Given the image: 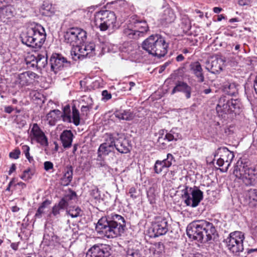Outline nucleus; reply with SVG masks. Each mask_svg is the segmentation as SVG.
I'll list each match as a JSON object with an SVG mask.
<instances>
[{
	"label": "nucleus",
	"instance_id": "nucleus-1",
	"mask_svg": "<svg viewBox=\"0 0 257 257\" xmlns=\"http://www.w3.org/2000/svg\"><path fill=\"white\" fill-rule=\"evenodd\" d=\"M125 227L126 222L124 217L111 213L100 218L95 228L99 234L108 238H112L123 233Z\"/></svg>",
	"mask_w": 257,
	"mask_h": 257
},
{
	"label": "nucleus",
	"instance_id": "nucleus-2",
	"mask_svg": "<svg viewBox=\"0 0 257 257\" xmlns=\"http://www.w3.org/2000/svg\"><path fill=\"white\" fill-rule=\"evenodd\" d=\"M186 232L190 238L201 243L213 240L217 235L213 224L204 220H195L191 222L187 227Z\"/></svg>",
	"mask_w": 257,
	"mask_h": 257
},
{
	"label": "nucleus",
	"instance_id": "nucleus-3",
	"mask_svg": "<svg viewBox=\"0 0 257 257\" xmlns=\"http://www.w3.org/2000/svg\"><path fill=\"white\" fill-rule=\"evenodd\" d=\"M46 37L45 29L39 24L28 27L21 35V41L24 44L36 49L42 47Z\"/></svg>",
	"mask_w": 257,
	"mask_h": 257
},
{
	"label": "nucleus",
	"instance_id": "nucleus-4",
	"mask_svg": "<svg viewBox=\"0 0 257 257\" xmlns=\"http://www.w3.org/2000/svg\"><path fill=\"white\" fill-rule=\"evenodd\" d=\"M142 45L143 49L150 54L161 58L167 54L169 43L166 42L164 37L156 34L146 39Z\"/></svg>",
	"mask_w": 257,
	"mask_h": 257
},
{
	"label": "nucleus",
	"instance_id": "nucleus-5",
	"mask_svg": "<svg viewBox=\"0 0 257 257\" xmlns=\"http://www.w3.org/2000/svg\"><path fill=\"white\" fill-rule=\"evenodd\" d=\"M233 175L242 180L246 186L254 185L257 182V170L247 163L241 162L234 167Z\"/></svg>",
	"mask_w": 257,
	"mask_h": 257
},
{
	"label": "nucleus",
	"instance_id": "nucleus-6",
	"mask_svg": "<svg viewBox=\"0 0 257 257\" xmlns=\"http://www.w3.org/2000/svg\"><path fill=\"white\" fill-rule=\"evenodd\" d=\"M116 17L113 12L104 10L97 13L95 18V23L101 31L107 29H117L118 26L116 24Z\"/></svg>",
	"mask_w": 257,
	"mask_h": 257
},
{
	"label": "nucleus",
	"instance_id": "nucleus-7",
	"mask_svg": "<svg viewBox=\"0 0 257 257\" xmlns=\"http://www.w3.org/2000/svg\"><path fill=\"white\" fill-rule=\"evenodd\" d=\"M242 107V103L240 99L227 98L226 96L221 97L219 103L216 106V111L218 113L222 112L223 113H230L234 112L239 113L240 110Z\"/></svg>",
	"mask_w": 257,
	"mask_h": 257
},
{
	"label": "nucleus",
	"instance_id": "nucleus-8",
	"mask_svg": "<svg viewBox=\"0 0 257 257\" xmlns=\"http://www.w3.org/2000/svg\"><path fill=\"white\" fill-rule=\"evenodd\" d=\"M244 239V233L240 231H234L229 234L225 240L227 249L233 254L238 255L242 252L244 248L243 242Z\"/></svg>",
	"mask_w": 257,
	"mask_h": 257
},
{
	"label": "nucleus",
	"instance_id": "nucleus-9",
	"mask_svg": "<svg viewBox=\"0 0 257 257\" xmlns=\"http://www.w3.org/2000/svg\"><path fill=\"white\" fill-rule=\"evenodd\" d=\"M64 42L72 46H78L85 43L87 33L84 30L73 27L68 29L64 35Z\"/></svg>",
	"mask_w": 257,
	"mask_h": 257
},
{
	"label": "nucleus",
	"instance_id": "nucleus-10",
	"mask_svg": "<svg viewBox=\"0 0 257 257\" xmlns=\"http://www.w3.org/2000/svg\"><path fill=\"white\" fill-rule=\"evenodd\" d=\"M182 197L187 206L196 207L203 199V193L196 187L185 186L182 190Z\"/></svg>",
	"mask_w": 257,
	"mask_h": 257
},
{
	"label": "nucleus",
	"instance_id": "nucleus-11",
	"mask_svg": "<svg viewBox=\"0 0 257 257\" xmlns=\"http://www.w3.org/2000/svg\"><path fill=\"white\" fill-rule=\"evenodd\" d=\"M50 62L51 65V69L55 73H57L59 70L64 67H70L71 62L67 60L66 58L59 54H53L51 56Z\"/></svg>",
	"mask_w": 257,
	"mask_h": 257
},
{
	"label": "nucleus",
	"instance_id": "nucleus-12",
	"mask_svg": "<svg viewBox=\"0 0 257 257\" xmlns=\"http://www.w3.org/2000/svg\"><path fill=\"white\" fill-rule=\"evenodd\" d=\"M152 231L155 237L165 234L168 231V223L166 218L157 216L152 223Z\"/></svg>",
	"mask_w": 257,
	"mask_h": 257
},
{
	"label": "nucleus",
	"instance_id": "nucleus-13",
	"mask_svg": "<svg viewBox=\"0 0 257 257\" xmlns=\"http://www.w3.org/2000/svg\"><path fill=\"white\" fill-rule=\"evenodd\" d=\"M72 114L71 117L70 107L69 105H66L61 114L62 119L65 122H73L76 126H78L80 124V113L75 106L72 107Z\"/></svg>",
	"mask_w": 257,
	"mask_h": 257
},
{
	"label": "nucleus",
	"instance_id": "nucleus-14",
	"mask_svg": "<svg viewBox=\"0 0 257 257\" xmlns=\"http://www.w3.org/2000/svg\"><path fill=\"white\" fill-rule=\"evenodd\" d=\"M110 255V246L101 244L91 247L87 252L86 257H109Z\"/></svg>",
	"mask_w": 257,
	"mask_h": 257
},
{
	"label": "nucleus",
	"instance_id": "nucleus-15",
	"mask_svg": "<svg viewBox=\"0 0 257 257\" xmlns=\"http://www.w3.org/2000/svg\"><path fill=\"white\" fill-rule=\"evenodd\" d=\"M112 135L114 149H115L118 152L121 154H126L130 152L129 143L128 140L125 139L124 136L118 133Z\"/></svg>",
	"mask_w": 257,
	"mask_h": 257
},
{
	"label": "nucleus",
	"instance_id": "nucleus-16",
	"mask_svg": "<svg viewBox=\"0 0 257 257\" xmlns=\"http://www.w3.org/2000/svg\"><path fill=\"white\" fill-rule=\"evenodd\" d=\"M113 135L107 134L105 142L101 144L97 150V160H100L102 156H107L110 153L113 152L114 148Z\"/></svg>",
	"mask_w": 257,
	"mask_h": 257
},
{
	"label": "nucleus",
	"instance_id": "nucleus-17",
	"mask_svg": "<svg viewBox=\"0 0 257 257\" xmlns=\"http://www.w3.org/2000/svg\"><path fill=\"white\" fill-rule=\"evenodd\" d=\"M218 157H221L222 159L224 160L225 164H226V166H225L224 168L223 167L220 169V171L223 172H227L231 162L234 157L233 153L230 151L226 147H221L218 148L214 154L215 158Z\"/></svg>",
	"mask_w": 257,
	"mask_h": 257
},
{
	"label": "nucleus",
	"instance_id": "nucleus-18",
	"mask_svg": "<svg viewBox=\"0 0 257 257\" xmlns=\"http://www.w3.org/2000/svg\"><path fill=\"white\" fill-rule=\"evenodd\" d=\"M31 135L33 139L43 146L48 145V139L44 132L41 130L37 123H34L31 131Z\"/></svg>",
	"mask_w": 257,
	"mask_h": 257
},
{
	"label": "nucleus",
	"instance_id": "nucleus-19",
	"mask_svg": "<svg viewBox=\"0 0 257 257\" xmlns=\"http://www.w3.org/2000/svg\"><path fill=\"white\" fill-rule=\"evenodd\" d=\"M206 69L213 74L219 73L222 69L223 62L220 58L212 57L205 62Z\"/></svg>",
	"mask_w": 257,
	"mask_h": 257
},
{
	"label": "nucleus",
	"instance_id": "nucleus-20",
	"mask_svg": "<svg viewBox=\"0 0 257 257\" xmlns=\"http://www.w3.org/2000/svg\"><path fill=\"white\" fill-rule=\"evenodd\" d=\"M130 21L140 37H144L149 29L147 22L139 20L137 16H133Z\"/></svg>",
	"mask_w": 257,
	"mask_h": 257
},
{
	"label": "nucleus",
	"instance_id": "nucleus-21",
	"mask_svg": "<svg viewBox=\"0 0 257 257\" xmlns=\"http://www.w3.org/2000/svg\"><path fill=\"white\" fill-rule=\"evenodd\" d=\"M38 75L31 71H26L20 74L17 81L21 86H28L30 85Z\"/></svg>",
	"mask_w": 257,
	"mask_h": 257
},
{
	"label": "nucleus",
	"instance_id": "nucleus-22",
	"mask_svg": "<svg viewBox=\"0 0 257 257\" xmlns=\"http://www.w3.org/2000/svg\"><path fill=\"white\" fill-rule=\"evenodd\" d=\"M177 128L172 129L170 132L166 133L164 136L162 134L161 136L159 137L158 142L160 144H162L163 147L166 146L165 141L171 142L173 141H177L181 138V135L180 133L177 132Z\"/></svg>",
	"mask_w": 257,
	"mask_h": 257
},
{
	"label": "nucleus",
	"instance_id": "nucleus-23",
	"mask_svg": "<svg viewBox=\"0 0 257 257\" xmlns=\"http://www.w3.org/2000/svg\"><path fill=\"white\" fill-rule=\"evenodd\" d=\"M177 92L183 93L185 95L186 98L188 99L191 97L192 88L187 83L179 81L176 83L171 94L173 95Z\"/></svg>",
	"mask_w": 257,
	"mask_h": 257
},
{
	"label": "nucleus",
	"instance_id": "nucleus-24",
	"mask_svg": "<svg viewBox=\"0 0 257 257\" xmlns=\"http://www.w3.org/2000/svg\"><path fill=\"white\" fill-rule=\"evenodd\" d=\"M189 68L191 73L197 79L198 82L202 83L204 81L205 78L203 69L201 64L198 61L191 62L189 65Z\"/></svg>",
	"mask_w": 257,
	"mask_h": 257
},
{
	"label": "nucleus",
	"instance_id": "nucleus-25",
	"mask_svg": "<svg viewBox=\"0 0 257 257\" xmlns=\"http://www.w3.org/2000/svg\"><path fill=\"white\" fill-rule=\"evenodd\" d=\"M68 205L67 200L65 198H62L58 203L55 204L52 207L51 211L48 216L51 217L54 216L58 218L60 216V213L67 208Z\"/></svg>",
	"mask_w": 257,
	"mask_h": 257
},
{
	"label": "nucleus",
	"instance_id": "nucleus-26",
	"mask_svg": "<svg viewBox=\"0 0 257 257\" xmlns=\"http://www.w3.org/2000/svg\"><path fill=\"white\" fill-rule=\"evenodd\" d=\"M95 47L94 43L90 42L88 44L79 46L78 51L82 53L83 58H90L95 55Z\"/></svg>",
	"mask_w": 257,
	"mask_h": 257
},
{
	"label": "nucleus",
	"instance_id": "nucleus-27",
	"mask_svg": "<svg viewBox=\"0 0 257 257\" xmlns=\"http://www.w3.org/2000/svg\"><path fill=\"white\" fill-rule=\"evenodd\" d=\"M57 236L55 235L52 228H45L43 235V243L47 246L53 245L57 242Z\"/></svg>",
	"mask_w": 257,
	"mask_h": 257
},
{
	"label": "nucleus",
	"instance_id": "nucleus-28",
	"mask_svg": "<svg viewBox=\"0 0 257 257\" xmlns=\"http://www.w3.org/2000/svg\"><path fill=\"white\" fill-rule=\"evenodd\" d=\"M73 167L71 165H67L64 169V174L61 179L62 185L66 186L70 184L73 178Z\"/></svg>",
	"mask_w": 257,
	"mask_h": 257
},
{
	"label": "nucleus",
	"instance_id": "nucleus-29",
	"mask_svg": "<svg viewBox=\"0 0 257 257\" xmlns=\"http://www.w3.org/2000/svg\"><path fill=\"white\" fill-rule=\"evenodd\" d=\"M73 135L70 130H64L60 135V140L64 148H69L72 145Z\"/></svg>",
	"mask_w": 257,
	"mask_h": 257
},
{
	"label": "nucleus",
	"instance_id": "nucleus-30",
	"mask_svg": "<svg viewBox=\"0 0 257 257\" xmlns=\"http://www.w3.org/2000/svg\"><path fill=\"white\" fill-rule=\"evenodd\" d=\"M113 115L119 120L130 121L135 117L134 113L130 110H118L114 111Z\"/></svg>",
	"mask_w": 257,
	"mask_h": 257
},
{
	"label": "nucleus",
	"instance_id": "nucleus-31",
	"mask_svg": "<svg viewBox=\"0 0 257 257\" xmlns=\"http://www.w3.org/2000/svg\"><path fill=\"white\" fill-rule=\"evenodd\" d=\"M129 22L128 24L124 26L123 30V35L130 39H136L139 38L140 37L138 34L137 31L134 29L131 21H129Z\"/></svg>",
	"mask_w": 257,
	"mask_h": 257
},
{
	"label": "nucleus",
	"instance_id": "nucleus-32",
	"mask_svg": "<svg viewBox=\"0 0 257 257\" xmlns=\"http://www.w3.org/2000/svg\"><path fill=\"white\" fill-rule=\"evenodd\" d=\"M0 17L2 19H10L13 18L16 14V10L13 5L0 8Z\"/></svg>",
	"mask_w": 257,
	"mask_h": 257
},
{
	"label": "nucleus",
	"instance_id": "nucleus-33",
	"mask_svg": "<svg viewBox=\"0 0 257 257\" xmlns=\"http://www.w3.org/2000/svg\"><path fill=\"white\" fill-rule=\"evenodd\" d=\"M37 54V69H41L45 67L47 64V55L46 51H44L42 53H36Z\"/></svg>",
	"mask_w": 257,
	"mask_h": 257
},
{
	"label": "nucleus",
	"instance_id": "nucleus-34",
	"mask_svg": "<svg viewBox=\"0 0 257 257\" xmlns=\"http://www.w3.org/2000/svg\"><path fill=\"white\" fill-rule=\"evenodd\" d=\"M237 85L235 83L227 82L223 85V91L228 95H235L238 93Z\"/></svg>",
	"mask_w": 257,
	"mask_h": 257
},
{
	"label": "nucleus",
	"instance_id": "nucleus-35",
	"mask_svg": "<svg viewBox=\"0 0 257 257\" xmlns=\"http://www.w3.org/2000/svg\"><path fill=\"white\" fill-rule=\"evenodd\" d=\"M52 202L49 199H46L40 205L35 215L36 218H41L42 217V215L45 213V209L48 207V206L51 204Z\"/></svg>",
	"mask_w": 257,
	"mask_h": 257
},
{
	"label": "nucleus",
	"instance_id": "nucleus-36",
	"mask_svg": "<svg viewBox=\"0 0 257 257\" xmlns=\"http://www.w3.org/2000/svg\"><path fill=\"white\" fill-rule=\"evenodd\" d=\"M25 62L28 67L36 68L37 54L28 55L25 58Z\"/></svg>",
	"mask_w": 257,
	"mask_h": 257
},
{
	"label": "nucleus",
	"instance_id": "nucleus-37",
	"mask_svg": "<svg viewBox=\"0 0 257 257\" xmlns=\"http://www.w3.org/2000/svg\"><path fill=\"white\" fill-rule=\"evenodd\" d=\"M78 46H73L70 52L72 59L75 61L84 58L82 56V53L78 51Z\"/></svg>",
	"mask_w": 257,
	"mask_h": 257
},
{
	"label": "nucleus",
	"instance_id": "nucleus-38",
	"mask_svg": "<svg viewBox=\"0 0 257 257\" xmlns=\"http://www.w3.org/2000/svg\"><path fill=\"white\" fill-rule=\"evenodd\" d=\"M61 113V111L58 109H54L50 111L47 114V119L49 120L50 122L52 121H54L57 119Z\"/></svg>",
	"mask_w": 257,
	"mask_h": 257
},
{
	"label": "nucleus",
	"instance_id": "nucleus-39",
	"mask_svg": "<svg viewBox=\"0 0 257 257\" xmlns=\"http://www.w3.org/2000/svg\"><path fill=\"white\" fill-rule=\"evenodd\" d=\"M246 196L248 197L249 202L252 201L257 202V190L256 189H249L246 193Z\"/></svg>",
	"mask_w": 257,
	"mask_h": 257
},
{
	"label": "nucleus",
	"instance_id": "nucleus-40",
	"mask_svg": "<svg viewBox=\"0 0 257 257\" xmlns=\"http://www.w3.org/2000/svg\"><path fill=\"white\" fill-rule=\"evenodd\" d=\"M166 168H165L164 166L163 165V163L161 162V161L157 160L156 161L154 167L155 173L156 174H160Z\"/></svg>",
	"mask_w": 257,
	"mask_h": 257
},
{
	"label": "nucleus",
	"instance_id": "nucleus-41",
	"mask_svg": "<svg viewBox=\"0 0 257 257\" xmlns=\"http://www.w3.org/2000/svg\"><path fill=\"white\" fill-rule=\"evenodd\" d=\"M174 159V157L171 154H168L167 155V158L161 161L163 163V165L164 166L166 169L170 167L172 164V161Z\"/></svg>",
	"mask_w": 257,
	"mask_h": 257
},
{
	"label": "nucleus",
	"instance_id": "nucleus-42",
	"mask_svg": "<svg viewBox=\"0 0 257 257\" xmlns=\"http://www.w3.org/2000/svg\"><path fill=\"white\" fill-rule=\"evenodd\" d=\"M141 254L138 249H128L126 251V257H141Z\"/></svg>",
	"mask_w": 257,
	"mask_h": 257
},
{
	"label": "nucleus",
	"instance_id": "nucleus-43",
	"mask_svg": "<svg viewBox=\"0 0 257 257\" xmlns=\"http://www.w3.org/2000/svg\"><path fill=\"white\" fill-rule=\"evenodd\" d=\"M81 210L79 207H76L74 209H70L68 211V214L72 218H76L81 216Z\"/></svg>",
	"mask_w": 257,
	"mask_h": 257
},
{
	"label": "nucleus",
	"instance_id": "nucleus-44",
	"mask_svg": "<svg viewBox=\"0 0 257 257\" xmlns=\"http://www.w3.org/2000/svg\"><path fill=\"white\" fill-rule=\"evenodd\" d=\"M32 175V171L30 168H28L23 172V174L21 176V179L27 181L31 178Z\"/></svg>",
	"mask_w": 257,
	"mask_h": 257
},
{
	"label": "nucleus",
	"instance_id": "nucleus-45",
	"mask_svg": "<svg viewBox=\"0 0 257 257\" xmlns=\"http://www.w3.org/2000/svg\"><path fill=\"white\" fill-rule=\"evenodd\" d=\"M92 106L91 105H83L81 107V115H87L89 110L92 109Z\"/></svg>",
	"mask_w": 257,
	"mask_h": 257
},
{
	"label": "nucleus",
	"instance_id": "nucleus-46",
	"mask_svg": "<svg viewBox=\"0 0 257 257\" xmlns=\"http://www.w3.org/2000/svg\"><path fill=\"white\" fill-rule=\"evenodd\" d=\"M102 100L106 101L111 98V94L107 90H104L102 91Z\"/></svg>",
	"mask_w": 257,
	"mask_h": 257
},
{
	"label": "nucleus",
	"instance_id": "nucleus-47",
	"mask_svg": "<svg viewBox=\"0 0 257 257\" xmlns=\"http://www.w3.org/2000/svg\"><path fill=\"white\" fill-rule=\"evenodd\" d=\"M20 154L21 151L19 149H15L10 153L9 156L12 159H17L19 158Z\"/></svg>",
	"mask_w": 257,
	"mask_h": 257
},
{
	"label": "nucleus",
	"instance_id": "nucleus-48",
	"mask_svg": "<svg viewBox=\"0 0 257 257\" xmlns=\"http://www.w3.org/2000/svg\"><path fill=\"white\" fill-rule=\"evenodd\" d=\"M90 194L95 199H98L100 197V192L97 187H95L91 190Z\"/></svg>",
	"mask_w": 257,
	"mask_h": 257
},
{
	"label": "nucleus",
	"instance_id": "nucleus-49",
	"mask_svg": "<svg viewBox=\"0 0 257 257\" xmlns=\"http://www.w3.org/2000/svg\"><path fill=\"white\" fill-rule=\"evenodd\" d=\"M13 0H0V8L12 5Z\"/></svg>",
	"mask_w": 257,
	"mask_h": 257
},
{
	"label": "nucleus",
	"instance_id": "nucleus-50",
	"mask_svg": "<svg viewBox=\"0 0 257 257\" xmlns=\"http://www.w3.org/2000/svg\"><path fill=\"white\" fill-rule=\"evenodd\" d=\"M44 169L48 171L53 169V164L50 161H46L44 163Z\"/></svg>",
	"mask_w": 257,
	"mask_h": 257
},
{
	"label": "nucleus",
	"instance_id": "nucleus-51",
	"mask_svg": "<svg viewBox=\"0 0 257 257\" xmlns=\"http://www.w3.org/2000/svg\"><path fill=\"white\" fill-rule=\"evenodd\" d=\"M215 159H217L216 164L218 166L223 167L224 165H225V166H226V164H225V161H224L223 159H222L221 157H218L215 158H214V160H215Z\"/></svg>",
	"mask_w": 257,
	"mask_h": 257
},
{
	"label": "nucleus",
	"instance_id": "nucleus-52",
	"mask_svg": "<svg viewBox=\"0 0 257 257\" xmlns=\"http://www.w3.org/2000/svg\"><path fill=\"white\" fill-rule=\"evenodd\" d=\"M137 192L136 189L135 187H131L129 190V194L130 196L133 199L137 198V196L136 195Z\"/></svg>",
	"mask_w": 257,
	"mask_h": 257
},
{
	"label": "nucleus",
	"instance_id": "nucleus-53",
	"mask_svg": "<svg viewBox=\"0 0 257 257\" xmlns=\"http://www.w3.org/2000/svg\"><path fill=\"white\" fill-rule=\"evenodd\" d=\"M43 9L48 12H50V14L54 13L53 10L52 9V5H49L48 4H45L43 5Z\"/></svg>",
	"mask_w": 257,
	"mask_h": 257
},
{
	"label": "nucleus",
	"instance_id": "nucleus-54",
	"mask_svg": "<svg viewBox=\"0 0 257 257\" xmlns=\"http://www.w3.org/2000/svg\"><path fill=\"white\" fill-rule=\"evenodd\" d=\"M22 149L25 156H29V154H30V147L27 145H23Z\"/></svg>",
	"mask_w": 257,
	"mask_h": 257
},
{
	"label": "nucleus",
	"instance_id": "nucleus-55",
	"mask_svg": "<svg viewBox=\"0 0 257 257\" xmlns=\"http://www.w3.org/2000/svg\"><path fill=\"white\" fill-rule=\"evenodd\" d=\"M169 14L170 15V19L166 18V20L169 22L171 23L173 22L175 19V16L174 15V13L172 11H169Z\"/></svg>",
	"mask_w": 257,
	"mask_h": 257
},
{
	"label": "nucleus",
	"instance_id": "nucleus-56",
	"mask_svg": "<svg viewBox=\"0 0 257 257\" xmlns=\"http://www.w3.org/2000/svg\"><path fill=\"white\" fill-rule=\"evenodd\" d=\"M238 4L239 6H248L250 4L249 0H238Z\"/></svg>",
	"mask_w": 257,
	"mask_h": 257
},
{
	"label": "nucleus",
	"instance_id": "nucleus-57",
	"mask_svg": "<svg viewBox=\"0 0 257 257\" xmlns=\"http://www.w3.org/2000/svg\"><path fill=\"white\" fill-rule=\"evenodd\" d=\"M14 110V108L11 106H7L5 107V111L8 113H11Z\"/></svg>",
	"mask_w": 257,
	"mask_h": 257
},
{
	"label": "nucleus",
	"instance_id": "nucleus-58",
	"mask_svg": "<svg viewBox=\"0 0 257 257\" xmlns=\"http://www.w3.org/2000/svg\"><path fill=\"white\" fill-rule=\"evenodd\" d=\"M19 244V242H13L11 243V247L14 250H17L18 249Z\"/></svg>",
	"mask_w": 257,
	"mask_h": 257
},
{
	"label": "nucleus",
	"instance_id": "nucleus-59",
	"mask_svg": "<svg viewBox=\"0 0 257 257\" xmlns=\"http://www.w3.org/2000/svg\"><path fill=\"white\" fill-rule=\"evenodd\" d=\"M16 169V166L15 164H13L10 168V169L9 171V174L11 175L13 172H14Z\"/></svg>",
	"mask_w": 257,
	"mask_h": 257
},
{
	"label": "nucleus",
	"instance_id": "nucleus-60",
	"mask_svg": "<svg viewBox=\"0 0 257 257\" xmlns=\"http://www.w3.org/2000/svg\"><path fill=\"white\" fill-rule=\"evenodd\" d=\"M184 59V57L183 56L182 54H180L178 55L176 58V60L177 62H181Z\"/></svg>",
	"mask_w": 257,
	"mask_h": 257
},
{
	"label": "nucleus",
	"instance_id": "nucleus-61",
	"mask_svg": "<svg viewBox=\"0 0 257 257\" xmlns=\"http://www.w3.org/2000/svg\"><path fill=\"white\" fill-rule=\"evenodd\" d=\"M222 10V9L219 7H214L213 9V12L216 14H219Z\"/></svg>",
	"mask_w": 257,
	"mask_h": 257
},
{
	"label": "nucleus",
	"instance_id": "nucleus-62",
	"mask_svg": "<svg viewBox=\"0 0 257 257\" xmlns=\"http://www.w3.org/2000/svg\"><path fill=\"white\" fill-rule=\"evenodd\" d=\"M19 210H20V208L18 207L17 206H14L12 207V208H11V210L13 212H17L19 211Z\"/></svg>",
	"mask_w": 257,
	"mask_h": 257
},
{
	"label": "nucleus",
	"instance_id": "nucleus-63",
	"mask_svg": "<svg viewBox=\"0 0 257 257\" xmlns=\"http://www.w3.org/2000/svg\"><path fill=\"white\" fill-rule=\"evenodd\" d=\"M25 156L30 163H32L34 162L33 157L31 156L30 155V154H29V156Z\"/></svg>",
	"mask_w": 257,
	"mask_h": 257
},
{
	"label": "nucleus",
	"instance_id": "nucleus-64",
	"mask_svg": "<svg viewBox=\"0 0 257 257\" xmlns=\"http://www.w3.org/2000/svg\"><path fill=\"white\" fill-rule=\"evenodd\" d=\"M254 89L257 94V75L254 82Z\"/></svg>",
	"mask_w": 257,
	"mask_h": 257
}]
</instances>
